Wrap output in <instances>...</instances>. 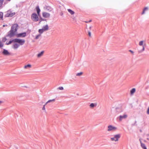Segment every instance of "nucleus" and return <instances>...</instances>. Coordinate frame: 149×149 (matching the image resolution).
<instances>
[{
  "mask_svg": "<svg viewBox=\"0 0 149 149\" xmlns=\"http://www.w3.org/2000/svg\"><path fill=\"white\" fill-rule=\"evenodd\" d=\"M18 27V25L17 24H14L13 25L8 34V36L11 37L15 35L17 31Z\"/></svg>",
  "mask_w": 149,
  "mask_h": 149,
  "instance_id": "obj_1",
  "label": "nucleus"
},
{
  "mask_svg": "<svg viewBox=\"0 0 149 149\" xmlns=\"http://www.w3.org/2000/svg\"><path fill=\"white\" fill-rule=\"evenodd\" d=\"M38 15L35 13H33L31 15V19L34 22H37L39 20Z\"/></svg>",
  "mask_w": 149,
  "mask_h": 149,
  "instance_id": "obj_2",
  "label": "nucleus"
},
{
  "mask_svg": "<svg viewBox=\"0 0 149 149\" xmlns=\"http://www.w3.org/2000/svg\"><path fill=\"white\" fill-rule=\"evenodd\" d=\"M14 42H17L21 45H23L25 43V41L24 40H22L19 39H15L13 40Z\"/></svg>",
  "mask_w": 149,
  "mask_h": 149,
  "instance_id": "obj_3",
  "label": "nucleus"
},
{
  "mask_svg": "<svg viewBox=\"0 0 149 149\" xmlns=\"http://www.w3.org/2000/svg\"><path fill=\"white\" fill-rule=\"evenodd\" d=\"M120 136V134H118L114 135L113 137L111 138V140L112 141H118L119 138Z\"/></svg>",
  "mask_w": 149,
  "mask_h": 149,
  "instance_id": "obj_4",
  "label": "nucleus"
},
{
  "mask_svg": "<svg viewBox=\"0 0 149 149\" xmlns=\"http://www.w3.org/2000/svg\"><path fill=\"white\" fill-rule=\"evenodd\" d=\"M107 131L110 132L111 131H115L117 129V128L112 125H109L107 127Z\"/></svg>",
  "mask_w": 149,
  "mask_h": 149,
  "instance_id": "obj_5",
  "label": "nucleus"
},
{
  "mask_svg": "<svg viewBox=\"0 0 149 149\" xmlns=\"http://www.w3.org/2000/svg\"><path fill=\"white\" fill-rule=\"evenodd\" d=\"M42 16L45 18H48L50 17V15L49 13L46 12H43L42 13Z\"/></svg>",
  "mask_w": 149,
  "mask_h": 149,
  "instance_id": "obj_6",
  "label": "nucleus"
},
{
  "mask_svg": "<svg viewBox=\"0 0 149 149\" xmlns=\"http://www.w3.org/2000/svg\"><path fill=\"white\" fill-rule=\"evenodd\" d=\"M15 14V13L12 12L11 11H7L6 16L7 17H11L13 16Z\"/></svg>",
  "mask_w": 149,
  "mask_h": 149,
  "instance_id": "obj_7",
  "label": "nucleus"
},
{
  "mask_svg": "<svg viewBox=\"0 0 149 149\" xmlns=\"http://www.w3.org/2000/svg\"><path fill=\"white\" fill-rule=\"evenodd\" d=\"M127 117V115L125 114L123 116H120L118 118H119L120 121H121L123 119H126Z\"/></svg>",
  "mask_w": 149,
  "mask_h": 149,
  "instance_id": "obj_8",
  "label": "nucleus"
},
{
  "mask_svg": "<svg viewBox=\"0 0 149 149\" xmlns=\"http://www.w3.org/2000/svg\"><path fill=\"white\" fill-rule=\"evenodd\" d=\"M37 12L38 14V16H40V9L38 6H37L36 8Z\"/></svg>",
  "mask_w": 149,
  "mask_h": 149,
  "instance_id": "obj_9",
  "label": "nucleus"
},
{
  "mask_svg": "<svg viewBox=\"0 0 149 149\" xmlns=\"http://www.w3.org/2000/svg\"><path fill=\"white\" fill-rule=\"evenodd\" d=\"M19 46V45L16 43H15L14 44L13 46V48L14 49H17L18 48Z\"/></svg>",
  "mask_w": 149,
  "mask_h": 149,
  "instance_id": "obj_10",
  "label": "nucleus"
},
{
  "mask_svg": "<svg viewBox=\"0 0 149 149\" xmlns=\"http://www.w3.org/2000/svg\"><path fill=\"white\" fill-rule=\"evenodd\" d=\"M31 67V65L30 64H28L24 66V68L25 69H28L30 68Z\"/></svg>",
  "mask_w": 149,
  "mask_h": 149,
  "instance_id": "obj_11",
  "label": "nucleus"
},
{
  "mask_svg": "<svg viewBox=\"0 0 149 149\" xmlns=\"http://www.w3.org/2000/svg\"><path fill=\"white\" fill-rule=\"evenodd\" d=\"M68 12L72 15H73L75 12L70 9H67Z\"/></svg>",
  "mask_w": 149,
  "mask_h": 149,
  "instance_id": "obj_12",
  "label": "nucleus"
},
{
  "mask_svg": "<svg viewBox=\"0 0 149 149\" xmlns=\"http://www.w3.org/2000/svg\"><path fill=\"white\" fill-rule=\"evenodd\" d=\"M26 35V33L25 32L22 33H19L18 35V36L19 37H25Z\"/></svg>",
  "mask_w": 149,
  "mask_h": 149,
  "instance_id": "obj_13",
  "label": "nucleus"
},
{
  "mask_svg": "<svg viewBox=\"0 0 149 149\" xmlns=\"http://www.w3.org/2000/svg\"><path fill=\"white\" fill-rule=\"evenodd\" d=\"M49 29L48 26L47 25L44 26L42 28V29L44 31H46L48 30Z\"/></svg>",
  "mask_w": 149,
  "mask_h": 149,
  "instance_id": "obj_14",
  "label": "nucleus"
},
{
  "mask_svg": "<svg viewBox=\"0 0 149 149\" xmlns=\"http://www.w3.org/2000/svg\"><path fill=\"white\" fill-rule=\"evenodd\" d=\"M97 104L96 103H91L90 105V107L91 108H93L94 107H96L97 106Z\"/></svg>",
  "mask_w": 149,
  "mask_h": 149,
  "instance_id": "obj_15",
  "label": "nucleus"
},
{
  "mask_svg": "<svg viewBox=\"0 0 149 149\" xmlns=\"http://www.w3.org/2000/svg\"><path fill=\"white\" fill-rule=\"evenodd\" d=\"M3 54L5 55H10V53L8 52V51L5 49H4L3 51Z\"/></svg>",
  "mask_w": 149,
  "mask_h": 149,
  "instance_id": "obj_16",
  "label": "nucleus"
},
{
  "mask_svg": "<svg viewBox=\"0 0 149 149\" xmlns=\"http://www.w3.org/2000/svg\"><path fill=\"white\" fill-rule=\"evenodd\" d=\"M136 91V89L135 88L132 89L130 91V93L131 95H133Z\"/></svg>",
  "mask_w": 149,
  "mask_h": 149,
  "instance_id": "obj_17",
  "label": "nucleus"
},
{
  "mask_svg": "<svg viewBox=\"0 0 149 149\" xmlns=\"http://www.w3.org/2000/svg\"><path fill=\"white\" fill-rule=\"evenodd\" d=\"M44 53V52L43 51H42L41 52L38 54L37 55V57L38 58L40 57L43 55Z\"/></svg>",
  "mask_w": 149,
  "mask_h": 149,
  "instance_id": "obj_18",
  "label": "nucleus"
},
{
  "mask_svg": "<svg viewBox=\"0 0 149 149\" xmlns=\"http://www.w3.org/2000/svg\"><path fill=\"white\" fill-rule=\"evenodd\" d=\"M141 147L143 149H147L146 147L144 144L142 143L141 141L140 142Z\"/></svg>",
  "mask_w": 149,
  "mask_h": 149,
  "instance_id": "obj_19",
  "label": "nucleus"
},
{
  "mask_svg": "<svg viewBox=\"0 0 149 149\" xmlns=\"http://www.w3.org/2000/svg\"><path fill=\"white\" fill-rule=\"evenodd\" d=\"M55 99H53L52 100H49L45 103V104H47V103L50 102H54L55 101Z\"/></svg>",
  "mask_w": 149,
  "mask_h": 149,
  "instance_id": "obj_20",
  "label": "nucleus"
},
{
  "mask_svg": "<svg viewBox=\"0 0 149 149\" xmlns=\"http://www.w3.org/2000/svg\"><path fill=\"white\" fill-rule=\"evenodd\" d=\"M148 10V8L147 7H145L143 10V11L142 13V14H143L145 13V11Z\"/></svg>",
  "mask_w": 149,
  "mask_h": 149,
  "instance_id": "obj_21",
  "label": "nucleus"
},
{
  "mask_svg": "<svg viewBox=\"0 0 149 149\" xmlns=\"http://www.w3.org/2000/svg\"><path fill=\"white\" fill-rule=\"evenodd\" d=\"M3 14L2 12H0V19H3Z\"/></svg>",
  "mask_w": 149,
  "mask_h": 149,
  "instance_id": "obj_22",
  "label": "nucleus"
},
{
  "mask_svg": "<svg viewBox=\"0 0 149 149\" xmlns=\"http://www.w3.org/2000/svg\"><path fill=\"white\" fill-rule=\"evenodd\" d=\"M44 31L42 29H39L38 30V32L39 33H40V34L41 35V34H42Z\"/></svg>",
  "mask_w": 149,
  "mask_h": 149,
  "instance_id": "obj_23",
  "label": "nucleus"
},
{
  "mask_svg": "<svg viewBox=\"0 0 149 149\" xmlns=\"http://www.w3.org/2000/svg\"><path fill=\"white\" fill-rule=\"evenodd\" d=\"M144 41L143 40H141L139 42V45L140 46H142L143 45Z\"/></svg>",
  "mask_w": 149,
  "mask_h": 149,
  "instance_id": "obj_24",
  "label": "nucleus"
},
{
  "mask_svg": "<svg viewBox=\"0 0 149 149\" xmlns=\"http://www.w3.org/2000/svg\"><path fill=\"white\" fill-rule=\"evenodd\" d=\"M83 74V72H80L79 73H77L76 74V75L77 76H81Z\"/></svg>",
  "mask_w": 149,
  "mask_h": 149,
  "instance_id": "obj_25",
  "label": "nucleus"
},
{
  "mask_svg": "<svg viewBox=\"0 0 149 149\" xmlns=\"http://www.w3.org/2000/svg\"><path fill=\"white\" fill-rule=\"evenodd\" d=\"M3 0H0V7L2 6L3 2Z\"/></svg>",
  "mask_w": 149,
  "mask_h": 149,
  "instance_id": "obj_26",
  "label": "nucleus"
},
{
  "mask_svg": "<svg viewBox=\"0 0 149 149\" xmlns=\"http://www.w3.org/2000/svg\"><path fill=\"white\" fill-rule=\"evenodd\" d=\"M12 42H14V41H13V40L12 41H9L8 42H6V44L7 45H8L11 44Z\"/></svg>",
  "mask_w": 149,
  "mask_h": 149,
  "instance_id": "obj_27",
  "label": "nucleus"
},
{
  "mask_svg": "<svg viewBox=\"0 0 149 149\" xmlns=\"http://www.w3.org/2000/svg\"><path fill=\"white\" fill-rule=\"evenodd\" d=\"M41 35L40 34H39L37 35L35 39H38L39 38V37H40L41 36Z\"/></svg>",
  "mask_w": 149,
  "mask_h": 149,
  "instance_id": "obj_28",
  "label": "nucleus"
},
{
  "mask_svg": "<svg viewBox=\"0 0 149 149\" xmlns=\"http://www.w3.org/2000/svg\"><path fill=\"white\" fill-rule=\"evenodd\" d=\"M3 46V44L1 41H0V48L2 47Z\"/></svg>",
  "mask_w": 149,
  "mask_h": 149,
  "instance_id": "obj_29",
  "label": "nucleus"
},
{
  "mask_svg": "<svg viewBox=\"0 0 149 149\" xmlns=\"http://www.w3.org/2000/svg\"><path fill=\"white\" fill-rule=\"evenodd\" d=\"M46 105V104H45L43 105V107L42 108V110H44V111H45V106Z\"/></svg>",
  "mask_w": 149,
  "mask_h": 149,
  "instance_id": "obj_30",
  "label": "nucleus"
},
{
  "mask_svg": "<svg viewBox=\"0 0 149 149\" xmlns=\"http://www.w3.org/2000/svg\"><path fill=\"white\" fill-rule=\"evenodd\" d=\"M58 89L60 90H63V88L62 86L58 88Z\"/></svg>",
  "mask_w": 149,
  "mask_h": 149,
  "instance_id": "obj_31",
  "label": "nucleus"
},
{
  "mask_svg": "<svg viewBox=\"0 0 149 149\" xmlns=\"http://www.w3.org/2000/svg\"><path fill=\"white\" fill-rule=\"evenodd\" d=\"M88 35H89V36L90 37H91V32L89 31V32H88Z\"/></svg>",
  "mask_w": 149,
  "mask_h": 149,
  "instance_id": "obj_32",
  "label": "nucleus"
},
{
  "mask_svg": "<svg viewBox=\"0 0 149 149\" xmlns=\"http://www.w3.org/2000/svg\"><path fill=\"white\" fill-rule=\"evenodd\" d=\"M144 49H145L144 47V46H143V49H142V50L141 52H143V51H144Z\"/></svg>",
  "mask_w": 149,
  "mask_h": 149,
  "instance_id": "obj_33",
  "label": "nucleus"
},
{
  "mask_svg": "<svg viewBox=\"0 0 149 149\" xmlns=\"http://www.w3.org/2000/svg\"><path fill=\"white\" fill-rule=\"evenodd\" d=\"M6 38H3V41H4V42H5V41H6Z\"/></svg>",
  "mask_w": 149,
  "mask_h": 149,
  "instance_id": "obj_34",
  "label": "nucleus"
},
{
  "mask_svg": "<svg viewBox=\"0 0 149 149\" xmlns=\"http://www.w3.org/2000/svg\"><path fill=\"white\" fill-rule=\"evenodd\" d=\"M40 20H41L40 22L42 21H46V19H44L42 18H41Z\"/></svg>",
  "mask_w": 149,
  "mask_h": 149,
  "instance_id": "obj_35",
  "label": "nucleus"
},
{
  "mask_svg": "<svg viewBox=\"0 0 149 149\" xmlns=\"http://www.w3.org/2000/svg\"><path fill=\"white\" fill-rule=\"evenodd\" d=\"M129 51L130 52H131V53H132L133 54L134 53V52L131 50H129Z\"/></svg>",
  "mask_w": 149,
  "mask_h": 149,
  "instance_id": "obj_36",
  "label": "nucleus"
},
{
  "mask_svg": "<svg viewBox=\"0 0 149 149\" xmlns=\"http://www.w3.org/2000/svg\"><path fill=\"white\" fill-rule=\"evenodd\" d=\"M3 102L1 101H0V104L2 103Z\"/></svg>",
  "mask_w": 149,
  "mask_h": 149,
  "instance_id": "obj_37",
  "label": "nucleus"
},
{
  "mask_svg": "<svg viewBox=\"0 0 149 149\" xmlns=\"http://www.w3.org/2000/svg\"><path fill=\"white\" fill-rule=\"evenodd\" d=\"M5 26H7V25H3V27H5Z\"/></svg>",
  "mask_w": 149,
  "mask_h": 149,
  "instance_id": "obj_38",
  "label": "nucleus"
},
{
  "mask_svg": "<svg viewBox=\"0 0 149 149\" xmlns=\"http://www.w3.org/2000/svg\"><path fill=\"white\" fill-rule=\"evenodd\" d=\"M90 28V29H91V26H90V28Z\"/></svg>",
  "mask_w": 149,
  "mask_h": 149,
  "instance_id": "obj_39",
  "label": "nucleus"
},
{
  "mask_svg": "<svg viewBox=\"0 0 149 149\" xmlns=\"http://www.w3.org/2000/svg\"><path fill=\"white\" fill-rule=\"evenodd\" d=\"M6 0L8 1H10V0Z\"/></svg>",
  "mask_w": 149,
  "mask_h": 149,
  "instance_id": "obj_40",
  "label": "nucleus"
},
{
  "mask_svg": "<svg viewBox=\"0 0 149 149\" xmlns=\"http://www.w3.org/2000/svg\"><path fill=\"white\" fill-rule=\"evenodd\" d=\"M139 53H140L141 52H140V51H139Z\"/></svg>",
  "mask_w": 149,
  "mask_h": 149,
  "instance_id": "obj_41",
  "label": "nucleus"
},
{
  "mask_svg": "<svg viewBox=\"0 0 149 149\" xmlns=\"http://www.w3.org/2000/svg\"><path fill=\"white\" fill-rule=\"evenodd\" d=\"M147 139L148 140H149V139L148 138H147Z\"/></svg>",
  "mask_w": 149,
  "mask_h": 149,
  "instance_id": "obj_42",
  "label": "nucleus"
}]
</instances>
